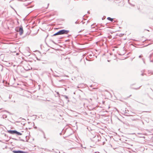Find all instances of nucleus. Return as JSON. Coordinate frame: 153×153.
<instances>
[{
  "label": "nucleus",
  "mask_w": 153,
  "mask_h": 153,
  "mask_svg": "<svg viewBox=\"0 0 153 153\" xmlns=\"http://www.w3.org/2000/svg\"><path fill=\"white\" fill-rule=\"evenodd\" d=\"M107 19L108 20L111 21V22H112L113 20V19L111 18L110 17H108Z\"/></svg>",
  "instance_id": "nucleus-4"
},
{
  "label": "nucleus",
  "mask_w": 153,
  "mask_h": 153,
  "mask_svg": "<svg viewBox=\"0 0 153 153\" xmlns=\"http://www.w3.org/2000/svg\"><path fill=\"white\" fill-rule=\"evenodd\" d=\"M17 31H19L20 33V34L21 35H22L23 33V30L22 27H19L18 30H17Z\"/></svg>",
  "instance_id": "nucleus-3"
},
{
  "label": "nucleus",
  "mask_w": 153,
  "mask_h": 153,
  "mask_svg": "<svg viewBox=\"0 0 153 153\" xmlns=\"http://www.w3.org/2000/svg\"><path fill=\"white\" fill-rule=\"evenodd\" d=\"M69 32V31L68 30H62L59 31L56 33L54 34L53 35V36H55L59 35L67 34H68Z\"/></svg>",
  "instance_id": "nucleus-1"
},
{
  "label": "nucleus",
  "mask_w": 153,
  "mask_h": 153,
  "mask_svg": "<svg viewBox=\"0 0 153 153\" xmlns=\"http://www.w3.org/2000/svg\"><path fill=\"white\" fill-rule=\"evenodd\" d=\"M8 132L11 134H16L18 135H22V134L20 133L15 130H9L8 131Z\"/></svg>",
  "instance_id": "nucleus-2"
}]
</instances>
